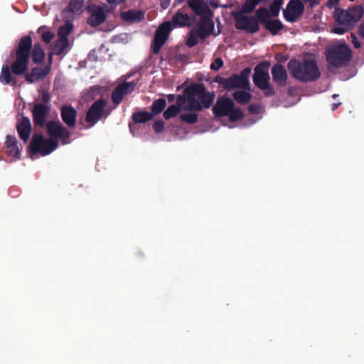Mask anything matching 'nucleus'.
Instances as JSON below:
<instances>
[{
	"label": "nucleus",
	"mask_w": 364,
	"mask_h": 364,
	"mask_svg": "<svg viewBox=\"0 0 364 364\" xmlns=\"http://www.w3.org/2000/svg\"><path fill=\"white\" fill-rule=\"evenodd\" d=\"M84 6V0H71L67 7L69 12L78 14L82 11Z\"/></svg>",
	"instance_id": "473e14b6"
},
{
	"label": "nucleus",
	"mask_w": 364,
	"mask_h": 364,
	"mask_svg": "<svg viewBox=\"0 0 364 364\" xmlns=\"http://www.w3.org/2000/svg\"><path fill=\"white\" fill-rule=\"evenodd\" d=\"M16 129L19 137L23 141H27L31 133V124L29 118L27 117H22L16 124Z\"/></svg>",
	"instance_id": "6ab92c4d"
},
{
	"label": "nucleus",
	"mask_w": 364,
	"mask_h": 364,
	"mask_svg": "<svg viewBox=\"0 0 364 364\" xmlns=\"http://www.w3.org/2000/svg\"><path fill=\"white\" fill-rule=\"evenodd\" d=\"M32 46V38L30 36H23L18 41L14 51V60L10 66L4 65L0 73V82L4 85L16 86L17 80L12 77L11 73L15 75H24L29 65L30 53Z\"/></svg>",
	"instance_id": "f03ea898"
},
{
	"label": "nucleus",
	"mask_w": 364,
	"mask_h": 364,
	"mask_svg": "<svg viewBox=\"0 0 364 364\" xmlns=\"http://www.w3.org/2000/svg\"><path fill=\"white\" fill-rule=\"evenodd\" d=\"M234 100L239 104L248 103L252 100V95L245 90H237L232 93Z\"/></svg>",
	"instance_id": "c85d7f7f"
},
{
	"label": "nucleus",
	"mask_w": 364,
	"mask_h": 364,
	"mask_svg": "<svg viewBox=\"0 0 364 364\" xmlns=\"http://www.w3.org/2000/svg\"><path fill=\"white\" fill-rule=\"evenodd\" d=\"M50 111V107L38 103L34 105L32 109L33 122L35 127H43L46 124V118Z\"/></svg>",
	"instance_id": "4468645a"
},
{
	"label": "nucleus",
	"mask_w": 364,
	"mask_h": 364,
	"mask_svg": "<svg viewBox=\"0 0 364 364\" xmlns=\"http://www.w3.org/2000/svg\"><path fill=\"white\" fill-rule=\"evenodd\" d=\"M131 75H132L131 74H130V75H128L127 76V77H131Z\"/></svg>",
	"instance_id": "bf43d9fd"
},
{
	"label": "nucleus",
	"mask_w": 364,
	"mask_h": 364,
	"mask_svg": "<svg viewBox=\"0 0 364 364\" xmlns=\"http://www.w3.org/2000/svg\"><path fill=\"white\" fill-rule=\"evenodd\" d=\"M338 96V95H337V94H333L332 97H333V98H336V97H337Z\"/></svg>",
	"instance_id": "13d9d810"
},
{
	"label": "nucleus",
	"mask_w": 364,
	"mask_h": 364,
	"mask_svg": "<svg viewBox=\"0 0 364 364\" xmlns=\"http://www.w3.org/2000/svg\"><path fill=\"white\" fill-rule=\"evenodd\" d=\"M198 38L194 33L193 31L190 32V35L186 40V45L189 48H193L196 46L198 43Z\"/></svg>",
	"instance_id": "79ce46f5"
},
{
	"label": "nucleus",
	"mask_w": 364,
	"mask_h": 364,
	"mask_svg": "<svg viewBox=\"0 0 364 364\" xmlns=\"http://www.w3.org/2000/svg\"><path fill=\"white\" fill-rule=\"evenodd\" d=\"M121 84L124 87V89L127 90V92L129 94V93H132L134 90L136 86L138 84V80H132L131 82H124Z\"/></svg>",
	"instance_id": "37998d69"
},
{
	"label": "nucleus",
	"mask_w": 364,
	"mask_h": 364,
	"mask_svg": "<svg viewBox=\"0 0 364 364\" xmlns=\"http://www.w3.org/2000/svg\"><path fill=\"white\" fill-rule=\"evenodd\" d=\"M34 63H41L46 58V53L40 43H35L31 46L30 57Z\"/></svg>",
	"instance_id": "5701e85b"
},
{
	"label": "nucleus",
	"mask_w": 364,
	"mask_h": 364,
	"mask_svg": "<svg viewBox=\"0 0 364 364\" xmlns=\"http://www.w3.org/2000/svg\"><path fill=\"white\" fill-rule=\"evenodd\" d=\"M121 18L127 22H139L144 18V13L140 10H129L121 13Z\"/></svg>",
	"instance_id": "4be33fe9"
},
{
	"label": "nucleus",
	"mask_w": 364,
	"mask_h": 364,
	"mask_svg": "<svg viewBox=\"0 0 364 364\" xmlns=\"http://www.w3.org/2000/svg\"><path fill=\"white\" fill-rule=\"evenodd\" d=\"M106 20V15L101 7H97L92 11L91 15L87 19V23L92 27L97 26L105 22Z\"/></svg>",
	"instance_id": "aec40b11"
},
{
	"label": "nucleus",
	"mask_w": 364,
	"mask_h": 364,
	"mask_svg": "<svg viewBox=\"0 0 364 364\" xmlns=\"http://www.w3.org/2000/svg\"><path fill=\"white\" fill-rule=\"evenodd\" d=\"M248 109L251 113L257 114L258 112V106L257 105L252 104L249 106Z\"/></svg>",
	"instance_id": "3c124183"
},
{
	"label": "nucleus",
	"mask_w": 364,
	"mask_h": 364,
	"mask_svg": "<svg viewBox=\"0 0 364 364\" xmlns=\"http://www.w3.org/2000/svg\"><path fill=\"white\" fill-rule=\"evenodd\" d=\"M180 119L188 124H194L198 121V114L194 112L184 113L180 115Z\"/></svg>",
	"instance_id": "e433bc0d"
},
{
	"label": "nucleus",
	"mask_w": 364,
	"mask_h": 364,
	"mask_svg": "<svg viewBox=\"0 0 364 364\" xmlns=\"http://www.w3.org/2000/svg\"><path fill=\"white\" fill-rule=\"evenodd\" d=\"M166 100L164 98H159L155 100L151 106V114H153V117L156 115L161 114L166 107Z\"/></svg>",
	"instance_id": "bb28decb"
},
{
	"label": "nucleus",
	"mask_w": 364,
	"mask_h": 364,
	"mask_svg": "<svg viewBox=\"0 0 364 364\" xmlns=\"http://www.w3.org/2000/svg\"><path fill=\"white\" fill-rule=\"evenodd\" d=\"M350 36H351V42H352L353 46L355 48H360L361 46V44H360V41L358 40V38L356 37V36L354 33H351Z\"/></svg>",
	"instance_id": "09e8293b"
},
{
	"label": "nucleus",
	"mask_w": 364,
	"mask_h": 364,
	"mask_svg": "<svg viewBox=\"0 0 364 364\" xmlns=\"http://www.w3.org/2000/svg\"><path fill=\"white\" fill-rule=\"evenodd\" d=\"M269 65L267 61L259 63L255 68L252 76L254 84L263 91L265 97H272L275 95L274 89L269 83L270 77L268 72Z\"/></svg>",
	"instance_id": "423d86ee"
},
{
	"label": "nucleus",
	"mask_w": 364,
	"mask_h": 364,
	"mask_svg": "<svg viewBox=\"0 0 364 364\" xmlns=\"http://www.w3.org/2000/svg\"><path fill=\"white\" fill-rule=\"evenodd\" d=\"M304 11V5L301 0H291L283 10L284 18L288 22H296Z\"/></svg>",
	"instance_id": "9b49d317"
},
{
	"label": "nucleus",
	"mask_w": 364,
	"mask_h": 364,
	"mask_svg": "<svg viewBox=\"0 0 364 364\" xmlns=\"http://www.w3.org/2000/svg\"><path fill=\"white\" fill-rule=\"evenodd\" d=\"M273 81L280 86H285L288 78L287 73L284 65L276 63L272 68Z\"/></svg>",
	"instance_id": "a211bd4d"
},
{
	"label": "nucleus",
	"mask_w": 364,
	"mask_h": 364,
	"mask_svg": "<svg viewBox=\"0 0 364 364\" xmlns=\"http://www.w3.org/2000/svg\"><path fill=\"white\" fill-rule=\"evenodd\" d=\"M287 67L291 75L302 82H314L321 76L317 63L314 60L299 61L291 59Z\"/></svg>",
	"instance_id": "20e7f679"
},
{
	"label": "nucleus",
	"mask_w": 364,
	"mask_h": 364,
	"mask_svg": "<svg viewBox=\"0 0 364 364\" xmlns=\"http://www.w3.org/2000/svg\"><path fill=\"white\" fill-rule=\"evenodd\" d=\"M234 101L225 96L218 98L216 103L212 108V111L216 117H227L230 111L234 108Z\"/></svg>",
	"instance_id": "ddd939ff"
},
{
	"label": "nucleus",
	"mask_w": 364,
	"mask_h": 364,
	"mask_svg": "<svg viewBox=\"0 0 364 364\" xmlns=\"http://www.w3.org/2000/svg\"><path fill=\"white\" fill-rule=\"evenodd\" d=\"M41 99L44 103H48L50 100V97L48 92L43 91L42 93V95H41Z\"/></svg>",
	"instance_id": "8fccbe9b"
},
{
	"label": "nucleus",
	"mask_w": 364,
	"mask_h": 364,
	"mask_svg": "<svg viewBox=\"0 0 364 364\" xmlns=\"http://www.w3.org/2000/svg\"><path fill=\"white\" fill-rule=\"evenodd\" d=\"M153 129L156 133H161L164 129V122L161 119L156 120L153 124Z\"/></svg>",
	"instance_id": "de8ad7c7"
},
{
	"label": "nucleus",
	"mask_w": 364,
	"mask_h": 364,
	"mask_svg": "<svg viewBox=\"0 0 364 364\" xmlns=\"http://www.w3.org/2000/svg\"><path fill=\"white\" fill-rule=\"evenodd\" d=\"M338 1L339 0H328L326 5L328 8L332 9L338 4Z\"/></svg>",
	"instance_id": "603ef678"
},
{
	"label": "nucleus",
	"mask_w": 364,
	"mask_h": 364,
	"mask_svg": "<svg viewBox=\"0 0 364 364\" xmlns=\"http://www.w3.org/2000/svg\"><path fill=\"white\" fill-rule=\"evenodd\" d=\"M328 68L343 67L349 62L352 57L350 49L344 43L329 48L326 53Z\"/></svg>",
	"instance_id": "39448f33"
},
{
	"label": "nucleus",
	"mask_w": 364,
	"mask_h": 364,
	"mask_svg": "<svg viewBox=\"0 0 364 364\" xmlns=\"http://www.w3.org/2000/svg\"><path fill=\"white\" fill-rule=\"evenodd\" d=\"M46 125L50 139H45L41 133L34 134L29 145L31 154H40L43 156L50 154L58 146L57 139L63 145L70 143L71 133L59 121L50 120Z\"/></svg>",
	"instance_id": "f257e3e1"
},
{
	"label": "nucleus",
	"mask_w": 364,
	"mask_h": 364,
	"mask_svg": "<svg viewBox=\"0 0 364 364\" xmlns=\"http://www.w3.org/2000/svg\"><path fill=\"white\" fill-rule=\"evenodd\" d=\"M109 4H116V0H106Z\"/></svg>",
	"instance_id": "4d7b16f0"
},
{
	"label": "nucleus",
	"mask_w": 364,
	"mask_h": 364,
	"mask_svg": "<svg viewBox=\"0 0 364 364\" xmlns=\"http://www.w3.org/2000/svg\"><path fill=\"white\" fill-rule=\"evenodd\" d=\"M172 29L173 26L170 21L164 22L156 29L151 43V50L154 54L159 53Z\"/></svg>",
	"instance_id": "9d476101"
},
{
	"label": "nucleus",
	"mask_w": 364,
	"mask_h": 364,
	"mask_svg": "<svg viewBox=\"0 0 364 364\" xmlns=\"http://www.w3.org/2000/svg\"><path fill=\"white\" fill-rule=\"evenodd\" d=\"M364 9L361 5H355L348 9L337 8L334 12V17L338 24L353 27L363 17Z\"/></svg>",
	"instance_id": "6e6552de"
},
{
	"label": "nucleus",
	"mask_w": 364,
	"mask_h": 364,
	"mask_svg": "<svg viewBox=\"0 0 364 364\" xmlns=\"http://www.w3.org/2000/svg\"><path fill=\"white\" fill-rule=\"evenodd\" d=\"M230 122H237L242 119L244 117V114L240 107H235L234 105V108L230 111V114L228 115Z\"/></svg>",
	"instance_id": "58836bf2"
},
{
	"label": "nucleus",
	"mask_w": 364,
	"mask_h": 364,
	"mask_svg": "<svg viewBox=\"0 0 364 364\" xmlns=\"http://www.w3.org/2000/svg\"><path fill=\"white\" fill-rule=\"evenodd\" d=\"M200 89L198 87H194L193 84H191L183 90V93L186 94L188 97L187 105L183 107L184 111L200 112L202 110L200 101L196 98L197 93L201 92Z\"/></svg>",
	"instance_id": "f8f14e48"
},
{
	"label": "nucleus",
	"mask_w": 364,
	"mask_h": 364,
	"mask_svg": "<svg viewBox=\"0 0 364 364\" xmlns=\"http://www.w3.org/2000/svg\"><path fill=\"white\" fill-rule=\"evenodd\" d=\"M37 32L41 36L42 40L46 43H50L54 37V34L44 26L39 27Z\"/></svg>",
	"instance_id": "c9c22d12"
},
{
	"label": "nucleus",
	"mask_w": 364,
	"mask_h": 364,
	"mask_svg": "<svg viewBox=\"0 0 364 364\" xmlns=\"http://www.w3.org/2000/svg\"><path fill=\"white\" fill-rule=\"evenodd\" d=\"M18 142L16 138L12 135H7L5 142L7 149L6 152L9 155L12 156L16 159L20 158V151L18 149Z\"/></svg>",
	"instance_id": "412c9836"
},
{
	"label": "nucleus",
	"mask_w": 364,
	"mask_h": 364,
	"mask_svg": "<svg viewBox=\"0 0 364 364\" xmlns=\"http://www.w3.org/2000/svg\"><path fill=\"white\" fill-rule=\"evenodd\" d=\"M251 71V68L247 67L243 69L240 74H233L228 78L218 76L215 79V82L223 85L228 91H231L236 88L249 89V76Z\"/></svg>",
	"instance_id": "0eeeda50"
},
{
	"label": "nucleus",
	"mask_w": 364,
	"mask_h": 364,
	"mask_svg": "<svg viewBox=\"0 0 364 364\" xmlns=\"http://www.w3.org/2000/svg\"><path fill=\"white\" fill-rule=\"evenodd\" d=\"M107 102L102 97L93 102L87 111L85 121L90 123V127L96 124L102 117H107L110 114V111L106 109Z\"/></svg>",
	"instance_id": "1a4fd4ad"
},
{
	"label": "nucleus",
	"mask_w": 364,
	"mask_h": 364,
	"mask_svg": "<svg viewBox=\"0 0 364 364\" xmlns=\"http://www.w3.org/2000/svg\"><path fill=\"white\" fill-rule=\"evenodd\" d=\"M50 70V65L45 67H35L33 68L29 73L25 75V80L28 83H33L36 80H43Z\"/></svg>",
	"instance_id": "f3484780"
},
{
	"label": "nucleus",
	"mask_w": 364,
	"mask_h": 364,
	"mask_svg": "<svg viewBox=\"0 0 364 364\" xmlns=\"http://www.w3.org/2000/svg\"><path fill=\"white\" fill-rule=\"evenodd\" d=\"M352 28L353 27H351L350 26L339 24L338 26L333 27V33H335L336 34H343Z\"/></svg>",
	"instance_id": "c03bdc74"
},
{
	"label": "nucleus",
	"mask_w": 364,
	"mask_h": 364,
	"mask_svg": "<svg viewBox=\"0 0 364 364\" xmlns=\"http://www.w3.org/2000/svg\"><path fill=\"white\" fill-rule=\"evenodd\" d=\"M341 105V102H339V103H333L332 105V106H331L332 111H335L338 107V106Z\"/></svg>",
	"instance_id": "6e6d98bb"
},
{
	"label": "nucleus",
	"mask_w": 364,
	"mask_h": 364,
	"mask_svg": "<svg viewBox=\"0 0 364 364\" xmlns=\"http://www.w3.org/2000/svg\"><path fill=\"white\" fill-rule=\"evenodd\" d=\"M128 94L129 93L127 92V90H125L120 83L113 90L111 94L112 101L117 107L122 102L124 97Z\"/></svg>",
	"instance_id": "b1692460"
},
{
	"label": "nucleus",
	"mask_w": 364,
	"mask_h": 364,
	"mask_svg": "<svg viewBox=\"0 0 364 364\" xmlns=\"http://www.w3.org/2000/svg\"><path fill=\"white\" fill-rule=\"evenodd\" d=\"M223 60L221 58H217L214 62L210 65V68L213 70L218 71L223 66Z\"/></svg>",
	"instance_id": "49530a36"
},
{
	"label": "nucleus",
	"mask_w": 364,
	"mask_h": 364,
	"mask_svg": "<svg viewBox=\"0 0 364 364\" xmlns=\"http://www.w3.org/2000/svg\"><path fill=\"white\" fill-rule=\"evenodd\" d=\"M304 1H308L309 0H303Z\"/></svg>",
	"instance_id": "052dcab7"
},
{
	"label": "nucleus",
	"mask_w": 364,
	"mask_h": 364,
	"mask_svg": "<svg viewBox=\"0 0 364 364\" xmlns=\"http://www.w3.org/2000/svg\"><path fill=\"white\" fill-rule=\"evenodd\" d=\"M308 1H309V6L311 8H314L319 4L318 0H309Z\"/></svg>",
	"instance_id": "864d4df0"
},
{
	"label": "nucleus",
	"mask_w": 364,
	"mask_h": 364,
	"mask_svg": "<svg viewBox=\"0 0 364 364\" xmlns=\"http://www.w3.org/2000/svg\"><path fill=\"white\" fill-rule=\"evenodd\" d=\"M174 26H186L191 24V18L187 14L178 11L172 18Z\"/></svg>",
	"instance_id": "a878e982"
},
{
	"label": "nucleus",
	"mask_w": 364,
	"mask_h": 364,
	"mask_svg": "<svg viewBox=\"0 0 364 364\" xmlns=\"http://www.w3.org/2000/svg\"><path fill=\"white\" fill-rule=\"evenodd\" d=\"M262 1L245 0L240 11L231 13L235 22L236 29L244 31L251 34L256 33L259 31L260 27L258 26L256 18L252 16H247L245 14H252Z\"/></svg>",
	"instance_id": "7ed1b4c3"
},
{
	"label": "nucleus",
	"mask_w": 364,
	"mask_h": 364,
	"mask_svg": "<svg viewBox=\"0 0 364 364\" xmlns=\"http://www.w3.org/2000/svg\"><path fill=\"white\" fill-rule=\"evenodd\" d=\"M198 26H203L205 30L208 29L210 35L214 28V23L208 18H203Z\"/></svg>",
	"instance_id": "ea45409f"
},
{
	"label": "nucleus",
	"mask_w": 364,
	"mask_h": 364,
	"mask_svg": "<svg viewBox=\"0 0 364 364\" xmlns=\"http://www.w3.org/2000/svg\"><path fill=\"white\" fill-rule=\"evenodd\" d=\"M167 99L169 102H173L176 99V95L173 94H169L167 95Z\"/></svg>",
	"instance_id": "5fc2aeb1"
},
{
	"label": "nucleus",
	"mask_w": 364,
	"mask_h": 364,
	"mask_svg": "<svg viewBox=\"0 0 364 364\" xmlns=\"http://www.w3.org/2000/svg\"><path fill=\"white\" fill-rule=\"evenodd\" d=\"M132 120L136 124H141L149 122L153 119V114L146 111H139L132 114Z\"/></svg>",
	"instance_id": "cd10ccee"
},
{
	"label": "nucleus",
	"mask_w": 364,
	"mask_h": 364,
	"mask_svg": "<svg viewBox=\"0 0 364 364\" xmlns=\"http://www.w3.org/2000/svg\"><path fill=\"white\" fill-rule=\"evenodd\" d=\"M68 45H69L68 40H63L61 38H58L57 41H54V43H53V52L55 53V54L60 55L68 48Z\"/></svg>",
	"instance_id": "2f4dec72"
},
{
	"label": "nucleus",
	"mask_w": 364,
	"mask_h": 364,
	"mask_svg": "<svg viewBox=\"0 0 364 364\" xmlns=\"http://www.w3.org/2000/svg\"><path fill=\"white\" fill-rule=\"evenodd\" d=\"M263 26L272 36L277 35L284 28V25L279 19H269Z\"/></svg>",
	"instance_id": "393cba45"
},
{
	"label": "nucleus",
	"mask_w": 364,
	"mask_h": 364,
	"mask_svg": "<svg viewBox=\"0 0 364 364\" xmlns=\"http://www.w3.org/2000/svg\"><path fill=\"white\" fill-rule=\"evenodd\" d=\"M77 111L71 105H63L60 107V116L63 122L70 128L76 124Z\"/></svg>",
	"instance_id": "dca6fc26"
},
{
	"label": "nucleus",
	"mask_w": 364,
	"mask_h": 364,
	"mask_svg": "<svg viewBox=\"0 0 364 364\" xmlns=\"http://www.w3.org/2000/svg\"><path fill=\"white\" fill-rule=\"evenodd\" d=\"M254 17L256 18L258 26H259V23L264 25L269 20L270 14L267 8L260 7L256 11Z\"/></svg>",
	"instance_id": "c756f323"
},
{
	"label": "nucleus",
	"mask_w": 364,
	"mask_h": 364,
	"mask_svg": "<svg viewBox=\"0 0 364 364\" xmlns=\"http://www.w3.org/2000/svg\"><path fill=\"white\" fill-rule=\"evenodd\" d=\"M181 111V107L176 105H171L164 112L163 116L165 119L168 120L171 118L176 117Z\"/></svg>",
	"instance_id": "f704fd0d"
},
{
	"label": "nucleus",
	"mask_w": 364,
	"mask_h": 364,
	"mask_svg": "<svg viewBox=\"0 0 364 364\" xmlns=\"http://www.w3.org/2000/svg\"><path fill=\"white\" fill-rule=\"evenodd\" d=\"M188 6L198 15L203 14L208 9L203 0H188Z\"/></svg>",
	"instance_id": "7c9ffc66"
},
{
	"label": "nucleus",
	"mask_w": 364,
	"mask_h": 364,
	"mask_svg": "<svg viewBox=\"0 0 364 364\" xmlns=\"http://www.w3.org/2000/svg\"><path fill=\"white\" fill-rule=\"evenodd\" d=\"M282 4L283 0H274L269 6V10H268L270 16L277 17Z\"/></svg>",
	"instance_id": "4c0bfd02"
},
{
	"label": "nucleus",
	"mask_w": 364,
	"mask_h": 364,
	"mask_svg": "<svg viewBox=\"0 0 364 364\" xmlns=\"http://www.w3.org/2000/svg\"><path fill=\"white\" fill-rule=\"evenodd\" d=\"M188 102V97L186 96V94L183 93V95H178L177 97H176V105L178 106L179 107H181V109L183 110V105Z\"/></svg>",
	"instance_id": "a18cd8bd"
},
{
	"label": "nucleus",
	"mask_w": 364,
	"mask_h": 364,
	"mask_svg": "<svg viewBox=\"0 0 364 364\" xmlns=\"http://www.w3.org/2000/svg\"><path fill=\"white\" fill-rule=\"evenodd\" d=\"M194 87H198L200 88V92L197 93V97L200 100L202 109L203 108H209L213 105L215 99V92H207L205 86L203 83H194Z\"/></svg>",
	"instance_id": "2eb2a0df"
},
{
	"label": "nucleus",
	"mask_w": 364,
	"mask_h": 364,
	"mask_svg": "<svg viewBox=\"0 0 364 364\" xmlns=\"http://www.w3.org/2000/svg\"><path fill=\"white\" fill-rule=\"evenodd\" d=\"M73 24L67 22L64 25L61 26L58 31V35L59 36V38L63 39V40H68V36L70 35V32L73 30Z\"/></svg>",
	"instance_id": "72a5a7b5"
},
{
	"label": "nucleus",
	"mask_w": 364,
	"mask_h": 364,
	"mask_svg": "<svg viewBox=\"0 0 364 364\" xmlns=\"http://www.w3.org/2000/svg\"><path fill=\"white\" fill-rule=\"evenodd\" d=\"M196 36L203 41L205 38L209 36V31L205 30L203 26H198L197 28L192 30Z\"/></svg>",
	"instance_id": "a19ab883"
}]
</instances>
